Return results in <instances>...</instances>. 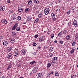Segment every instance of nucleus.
I'll use <instances>...</instances> for the list:
<instances>
[{"label": "nucleus", "mask_w": 78, "mask_h": 78, "mask_svg": "<svg viewBox=\"0 0 78 78\" xmlns=\"http://www.w3.org/2000/svg\"><path fill=\"white\" fill-rule=\"evenodd\" d=\"M17 55H17V54H15V55H14L15 57H17Z\"/></svg>", "instance_id": "57"}, {"label": "nucleus", "mask_w": 78, "mask_h": 78, "mask_svg": "<svg viewBox=\"0 0 78 78\" xmlns=\"http://www.w3.org/2000/svg\"><path fill=\"white\" fill-rule=\"evenodd\" d=\"M37 75H38L37 78H42V74L41 73H40L37 74Z\"/></svg>", "instance_id": "4"}, {"label": "nucleus", "mask_w": 78, "mask_h": 78, "mask_svg": "<svg viewBox=\"0 0 78 78\" xmlns=\"http://www.w3.org/2000/svg\"><path fill=\"white\" fill-rule=\"evenodd\" d=\"M34 3H37H37H39V1L37 0H34Z\"/></svg>", "instance_id": "30"}, {"label": "nucleus", "mask_w": 78, "mask_h": 78, "mask_svg": "<svg viewBox=\"0 0 78 78\" xmlns=\"http://www.w3.org/2000/svg\"><path fill=\"white\" fill-rule=\"evenodd\" d=\"M58 3H61V0H58Z\"/></svg>", "instance_id": "51"}, {"label": "nucleus", "mask_w": 78, "mask_h": 78, "mask_svg": "<svg viewBox=\"0 0 78 78\" xmlns=\"http://www.w3.org/2000/svg\"><path fill=\"white\" fill-rule=\"evenodd\" d=\"M50 74H53V72H51Z\"/></svg>", "instance_id": "60"}, {"label": "nucleus", "mask_w": 78, "mask_h": 78, "mask_svg": "<svg viewBox=\"0 0 78 78\" xmlns=\"http://www.w3.org/2000/svg\"><path fill=\"white\" fill-rule=\"evenodd\" d=\"M8 44V42L7 41H4L3 43V45H4V47H5V46H7Z\"/></svg>", "instance_id": "8"}, {"label": "nucleus", "mask_w": 78, "mask_h": 78, "mask_svg": "<svg viewBox=\"0 0 78 78\" xmlns=\"http://www.w3.org/2000/svg\"><path fill=\"white\" fill-rule=\"evenodd\" d=\"M20 30V27H19L16 28V30L17 31H19Z\"/></svg>", "instance_id": "31"}, {"label": "nucleus", "mask_w": 78, "mask_h": 78, "mask_svg": "<svg viewBox=\"0 0 78 78\" xmlns=\"http://www.w3.org/2000/svg\"><path fill=\"white\" fill-rule=\"evenodd\" d=\"M37 45V44H36V43H34V42L33 44V46H36Z\"/></svg>", "instance_id": "47"}, {"label": "nucleus", "mask_w": 78, "mask_h": 78, "mask_svg": "<svg viewBox=\"0 0 78 78\" xmlns=\"http://www.w3.org/2000/svg\"><path fill=\"white\" fill-rule=\"evenodd\" d=\"M49 55L50 57H52L53 56V54L52 53L50 54Z\"/></svg>", "instance_id": "37"}, {"label": "nucleus", "mask_w": 78, "mask_h": 78, "mask_svg": "<svg viewBox=\"0 0 78 78\" xmlns=\"http://www.w3.org/2000/svg\"><path fill=\"white\" fill-rule=\"evenodd\" d=\"M71 11L72 12H74V9H73V8H71Z\"/></svg>", "instance_id": "40"}, {"label": "nucleus", "mask_w": 78, "mask_h": 78, "mask_svg": "<svg viewBox=\"0 0 78 78\" xmlns=\"http://www.w3.org/2000/svg\"><path fill=\"white\" fill-rule=\"evenodd\" d=\"M32 1L31 0L29 1L28 2L29 5H32Z\"/></svg>", "instance_id": "13"}, {"label": "nucleus", "mask_w": 78, "mask_h": 78, "mask_svg": "<svg viewBox=\"0 0 78 78\" xmlns=\"http://www.w3.org/2000/svg\"><path fill=\"white\" fill-rule=\"evenodd\" d=\"M51 39H53L54 36H55V35L53 34H51Z\"/></svg>", "instance_id": "33"}, {"label": "nucleus", "mask_w": 78, "mask_h": 78, "mask_svg": "<svg viewBox=\"0 0 78 78\" xmlns=\"http://www.w3.org/2000/svg\"><path fill=\"white\" fill-rule=\"evenodd\" d=\"M12 56V54L11 53H9L8 56L7 58L8 59H9L10 57H11Z\"/></svg>", "instance_id": "12"}, {"label": "nucleus", "mask_w": 78, "mask_h": 78, "mask_svg": "<svg viewBox=\"0 0 78 78\" xmlns=\"http://www.w3.org/2000/svg\"><path fill=\"white\" fill-rule=\"evenodd\" d=\"M60 10V9H57L56 10V11H59Z\"/></svg>", "instance_id": "56"}, {"label": "nucleus", "mask_w": 78, "mask_h": 78, "mask_svg": "<svg viewBox=\"0 0 78 78\" xmlns=\"http://www.w3.org/2000/svg\"><path fill=\"white\" fill-rule=\"evenodd\" d=\"M16 30V28L14 27L12 29V31H13V30Z\"/></svg>", "instance_id": "45"}, {"label": "nucleus", "mask_w": 78, "mask_h": 78, "mask_svg": "<svg viewBox=\"0 0 78 78\" xmlns=\"http://www.w3.org/2000/svg\"><path fill=\"white\" fill-rule=\"evenodd\" d=\"M44 11L45 14V15H47L50 12V9L48 8H47L44 9Z\"/></svg>", "instance_id": "1"}, {"label": "nucleus", "mask_w": 78, "mask_h": 78, "mask_svg": "<svg viewBox=\"0 0 78 78\" xmlns=\"http://www.w3.org/2000/svg\"><path fill=\"white\" fill-rule=\"evenodd\" d=\"M76 77V75H73V77L74 78H75Z\"/></svg>", "instance_id": "59"}, {"label": "nucleus", "mask_w": 78, "mask_h": 78, "mask_svg": "<svg viewBox=\"0 0 78 78\" xmlns=\"http://www.w3.org/2000/svg\"><path fill=\"white\" fill-rule=\"evenodd\" d=\"M73 76H71V78H73Z\"/></svg>", "instance_id": "64"}, {"label": "nucleus", "mask_w": 78, "mask_h": 78, "mask_svg": "<svg viewBox=\"0 0 78 78\" xmlns=\"http://www.w3.org/2000/svg\"><path fill=\"white\" fill-rule=\"evenodd\" d=\"M74 50H75V49H73V48L72 50H71L70 51V53L71 54H72L74 53Z\"/></svg>", "instance_id": "16"}, {"label": "nucleus", "mask_w": 78, "mask_h": 78, "mask_svg": "<svg viewBox=\"0 0 78 78\" xmlns=\"http://www.w3.org/2000/svg\"><path fill=\"white\" fill-rule=\"evenodd\" d=\"M70 39V35H69L66 36V39L69 40Z\"/></svg>", "instance_id": "10"}, {"label": "nucleus", "mask_w": 78, "mask_h": 78, "mask_svg": "<svg viewBox=\"0 0 78 78\" xmlns=\"http://www.w3.org/2000/svg\"><path fill=\"white\" fill-rule=\"evenodd\" d=\"M38 69V68L37 67H34L32 70V72L34 73H36L37 72V70Z\"/></svg>", "instance_id": "2"}, {"label": "nucleus", "mask_w": 78, "mask_h": 78, "mask_svg": "<svg viewBox=\"0 0 78 78\" xmlns=\"http://www.w3.org/2000/svg\"><path fill=\"white\" fill-rule=\"evenodd\" d=\"M3 38V37L2 36H0V42H1V41H2V39Z\"/></svg>", "instance_id": "39"}, {"label": "nucleus", "mask_w": 78, "mask_h": 78, "mask_svg": "<svg viewBox=\"0 0 78 78\" xmlns=\"http://www.w3.org/2000/svg\"><path fill=\"white\" fill-rule=\"evenodd\" d=\"M57 59V57H55L53 58V60L54 61H55Z\"/></svg>", "instance_id": "36"}, {"label": "nucleus", "mask_w": 78, "mask_h": 78, "mask_svg": "<svg viewBox=\"0 0 78 78\" xmlns=\"http://www.w3.org/2000/svg\"><path fill=\"white\" fill-rule=\"evenodd\" d=\"M71 23H68V27H70V26H71V25H72V24H71Z\"/></svg>", "instance_id": "43"}, {"label": "nucleus", "mask_w": 78, "mask_h": 78, "mask_svg": "<svg viewBox=\"0 0 78 78\" xmlns=\"http://www.w3.org/2000/svg\"><path fill=\"white\" fill-rule=\"evenodd\" d=\"M15 55H19V51H18V49H16V51H15Z\"/></svg>", "instance_id": "21"}, {"label": "nucleus", "mask_w": 78, "mask_h": 78, "mask_svg": "<svg viewBox=\"0 0 78 78\" xmlns=\"http://www.w3.org/2000/svg\"><path fill=\"white\" fill-rule=\"evenodd\" d=\"M18 23H16L15 24V25H14V27H15V28H16L18 26Z\"/></svg>", "instance_id": "29"}, {"label": "nucleus", "mask_w": 78, "mask_h": 78, "mask_svg": "<svg viewBox=\"0 0 78 78\" xmlns=\"http://www.w3.org/2000/svg\"><path fill=\"white\" fill-rule=\"evenodd\" d=\"M2 6L0 5V11H5V7L3 6V9H2Z\"/></svg>", "instance_id": "5"}, {"label": "nucleus", "mask_w": 78, "mask_h": 78, "mask_svg": "<svg viewBox=\"0 0 78 78\" xmlns=\"http://www.w3.org/2000/svg\"><path fill=\"white\" fill-rule=\"evenodd\" d=\"M18 23H16L15 24V25H14V27H15V28H16L18 26Z\"/></svg>", "instance_id": "28"}, {"label": "nucleus", "mask_w": 78, "mask_h": 78, "mask_svg": "<svg viewBox=\"0 0 78 78\" xmlns=\"http://www.w3.org/2000/svg\"><path fill=\"white\" fill-rule=\"evenodd\" d=\"M63 33L65 35L63 37H65V36H66V33H67V30H63Z\"/></svg>", "instance_id": "14"}, {"label": "nucleus", "mask_w": 78, "mask_h": 78, "mask_svg": "<svg viewBox=\"0 0 78 78\" xmlns=\"http://www.w3.org/2000/svg\"><path fill=\"white\" fill-rule=\"evenodd\" d=\"M54 42H55V44H56V43H57V41H54Z\"/></svg>", "instance_id": "58"}, {"label": "nucleus", "mask_w": 78, "mask_h": 78, "mask_svg": "<svg viewBox=\"0 0 78 78\" xmlns=\"http://www.w3.org/2000/svg\"><path fill=\"white\" fill-rule=\"evenodd\" d=\"M11 67H12V66L11 65H9L8 68H7V70L9 69H10V68H11Z\"/></svg>", "instance_id": "34"}, {"label": "nucleus", "mask_w": 78, "mask_h": 78, "mask_svg": "<svg viewBox=\"0 0 78 78\" xmlns=\"http://www.w3.org/2000/svg\"><path fill=\"white\" fill-rule=\"evenodd\" d=\"M51 16L52 18L54 19L55 18V14L53 13H51Z\"/></svg>", "instance_id": "11"}, {"label": "nucleus", "mask_w": 78, "mask_h": 78, "mask_svg": "<svg viewBox=\"0 0 78 78\" xmlns=\"http://www.w3.org/2000/svg\"><path fill=\"white\" fill-rule=\"evenodd\" d=\"M2 78H5V77L4 76H2Z\"/></svg>", "instance_id": "61"}, {"label": "nucleus", "mask_w": 78, "mask_h": 78, "mask_svg": "<svg viewBox=\"0 0 78 78\" xmlns=\"http://www.w3.org/2000/svg\"><path fill=\"white\" fill-rule=\"evenodd\" d=\"M1 22H2V23H3L4 22L5 24H6L8 23V22H7V21H6V20L5 19H2L1 20Z\"/></svg>", "instance_id": "6"}, {"label": "nucleus", "mask_w": 78, "mask_h": 78, "mask_svg": "<svg viewBox=\"0 0 78 78\" xmlns=\"http://www.w3.org/2000/svg\"><path fill=\"white\" fill-rule=\"evenodd\" d=\"M38 21H39V18H37L36 19L35 21V22H34L35 23V22H38Z\"/></svg>", "instance_id": "41"}, {"label": "nucleus", "mask_w": 78, "mask_h": 78, "mask_svg": "<svg viewBox=\"0 0 78 78\" xmlns=\"http://www.w3.org/2000/svg\"><path fill=\"white\" fill-rule=\"evenodd\" d=\"M41 48V46H39L37 48V50H39Z\"/></svg>", "instance_id": "44"}, {"label": "nucleus", "mask_w": 78, "mask_h": 78, "mask_svg": "<svg viewBox=\"0 0 78 78\" xmlns=\"http://www.w3.org/2000/svg\"><path fill=\"white\" fill-rule=\"evenodd\" d=\"M38 37V36L37 35H35L34 37H35V38H37Z\"/></svg>", "instance_id": "53"}, {"label": "nucleus", "mask_w": 78, "mask_h": 78, "mask_svg": "<svg viewBox=\"0 0 78 78\" xmlns=\"http://www.w3.org/2000/svg\"><path fill=\"white\" fill-rule=\"evenodd\" d=\"M18 11L20 12H21L22 11H23V9H22L21 8L20 9H18Z\"/></svg>", "instance_id": "27"}, {"label": "nucleus", "mask_w": 78, "mask_h": 78, "mask_svg": "<svg viewBox=\"0 0 78 78\" xmlns=\"http://www.w3.org/2000/svg\"><path fill=\"white\" fill-rule=\"evenodd\" d=\"M16 33L17 32H12V36H16Z\"/></svg>", "instance_id": "18"}, {"label": "nucleus", "mask_w": 78, "mask_h": 78, "mask_svg": "<svg viewBox=\"0 0 78 78\" xmlns=\"http://www.w3.org/2000/svg\"><path fill=\"white\" fill-rule=\"evenodd\" d=\"M53 50V47H51L49 48V51H52Z\"/></svg>", "instance_id": "20"}, {"label": "nucleus", "mask_w": 78, "mask_h": 78, "mask_svg": "<svg viewBox=\"0 0 78 78\" xmlns=\"http://www.w3.org/2000/svg\"><path fill=\"white\" fill-rule=\"evenodd\" d=\"M67 12L68 14H70V10H69Z\"/></svg>", "instance_id": "48"}, {"label": "nucleus", "mask_w": 78, "mask_h": 78, "mask_svg": "<svg viewBox=\"0 0 78 78\" xmlns=\"http://www.w3.org/2000/svg\"><path fill=\"white\" fill-rule=\"evenodd\" d=\"M75 44H76V42H75V41H73V43H72V46H75Z\"/></svg>", "instance_id": "23"}, {"label": "nucleus", "mask_w": 78, "mask_h": 78, "mask_svg": "<svg viewBox=\"0 0 78 78\" xmlns=\"http://www.w3.org/2000/svg\"><path fill=\"white\" fill-rule=\"evenodd\" d=\"M62 31L60 32L58 34V36H61V35H62Z\"/></svg>", "instance_id": "19"}, {"label": "nucleus", "mask_w": 78, "mask_h": 78, "mask_svg": "<svg viewBox=\"0 0 78 78\" xmlns=\"http://www.w3.org/2000/svg\"><path fill=\"white\" fill-rule=\"evenodd\" d=\"M39 41H40V42H42V41H44V39L43 38L41 37L39 39Z\"/></svg>", "instance_id": "15"}, {"label": "nucleus", "mask_w": 78, "mask_h": 78, "mask_svg": "<svg viewBox=\"0 0 78 78\" xmlns=\"http://www.w3.org/2000/svg\"><path fill=\"white\" fill-rule=\"evenodd\" d=\"M12 50V48L11 47H9V48L8 49V51H11Z\"/></svg>", "instance_id": "32"}, {"label": "nucleus", "mask_w": 78, "mask_h": 78, "mask_svg": "<svg viewBox=\"0 0 78 78\" xmlns=\"http://www.w3.org/2000/svg\"><path fill=\"white\" fill-rule=\"evenodd\" d=\"M12 19L13 20H16V17H12Z\"/></svg>", "instance_id": "49"}, {"label": "nucleus", "mask_w": 78, "mask_h": 78, "mask_svg": "<svg viewBox=\"0 0 78 78\" xmlns=\"http://www.w3.org/2000/svg\"><path fill=\"white\" fill-rule=\"evenodd\" d=\"M21 54H22V55H25V53H26L25 51L24 50H22L21 51Z\"/></svg>", "instance_id": "7"}, {"label": "nucleus", "mask_w": 78, "mask_h": 78, "mask_svg": "<svg viewBox=\"0 0 78 78\" xmlns=\"http://www.w3.org/2000/svg\"><path fill=\"white\" fill-rule=\"evenodd\" d=\"M78 23H77V21L76 20H74L73 22V25H74L75 27H77V24Z\"/></svg>", "instance_id": "3"}, {"label": "nucleus", "mask_w": 78, "mask_h": 78, "mask_svg": "<svg viewBox=\"0 0 78 78\" xmlns=\"http://www.w3.org/2000/svg\"><path fill=\"white\" fill-rule=\"evenodd\" d=\"M55 64V62H51V65H53V64Z\"/></svg>", "instance_id": "52"}, {"label": "nucleus", "mask_w": 78, "mask_h": 78, "mask_svg": "<svg viewBox=\"0 0 78 78\" xmlns=\"http://www.w3.org/2000/svg\"><path fill=\"white\" fill-rule=\"evenodd\" d=\"M38 17H39V18H41V19H42V14H40L38 16Z\"/></svg>", "instance_id": "26"}, {"label": "nucleus", "mask_w": 78, "mask_h": 78, "mask_svg": "<svg viewBox=\"0 0 78 78\" xmlns=\"http://www.w3.org/2000/svg\"><path fill=\"white\" fill-rule=\"evenodd\" d=\"M47 76H48V77H50V74L48 73L47 75Z\"/></svg>", "instance_id": "46"}, {"label": "nucleus", "mask_w": 78, "mask_h": 78, "mask_svg": "<svg viewBox=\"0 0 78 78\" xmlns=\"http://www.w3.org/2000/svg\"><path fill=\"white\" fill-rule=\"evenodd\" d=\"M53 21H56V18H54L53 19Z\"/></svg>", "instance_id": "50"}, {"label": "nucleus", "mask_w": 78, "mask_h": 78, "mask_svg": "<svg viewBox=\"0 0 78 78\" xmlns=\"http://www.w3.org/2000/svg\"><path fill=\"white\" fill-rule=\"evenodd\" d=\"M36 52H35L34 53V55H36Z\"/></svg>", "instance_id": "55"}, {"label": "nucleus", "mask_w": 78, "mask_h": 78, "mask_svg": "<svg viewBox=\"0 0 78 78\" xmlns=\"http://www.w3.org/2000/svg\"><path fill=\"white\" fill-rule=\"evenodd\" d=\"M23 23H24V24H26V22H23Z\"/></svg>", "instance_id": "63"}, {"label": "nucleus", "mask_w": 78, "mask_h": 78, "mask_svg": "<svg viewBox=\"0 0 78 78\" xmlns=\"http://www.w3.org/2000/svg\"><path fill=\"white\" fill-rule=\"evenodd\" d=\"M76 37V40H77L78 41V39L77 38V37Z\"/></svg>", "instance_id": "62"}, {"label": "nucleus", "mask_w": 78, "mask_h": 78, "mask_svg": "<svg viewBox=\"0 0 78 78\" xmlns=\"http://www.w3.org/2000/svg\"><path fill=\"white\" fill-rule=\"evenodd\" d=\"M51 66V64L50 63H48L47 64V67H50Z\"/></svg>", "instance_id": "24"}, {"label": "nucleus", "mask_w": 78, "mask_h": 78, "mask_svg": "<svg viewBox=\"0 0 78 78\" xmlns=\"http://www.w3.org/2000/svg\"><path fill=\"white\" fill-rule=\"evenodd\" d=\"M35 63H36V61H32L30 62V64L31 65H33V64H34Z\"/></svg>", "instance_id": "25"}, {"label": "nucleus", "mask_w": 78, "mask_h": 78, "mask_svg": "<svg viewBox=\"0 0 78 78\" xmlns=\"http://www.w3.org/2000/svg\"><path fill=\"white\" fill-rule=\"evenodd\" d=\"M30 11V9L28 8L26 9L25 10V12L27 13V12H28Z\"/></svg>", "instance_id": "17"}, {"label": "nucleus", "mask_w": 78, "mask_h": 78, "mask_svg": "<svg viewBox=\"0 0 78 78\" xmlns=\"http://www.w3.org/2000/svg\"><path fill=\"white\" fill-rule=\"evenodd\" d=\"M31 19H32L31 17L29 16L27 18V21H28L29 22H30V21H31Z\"/></svg>", "instance_id": "9"}, {"label": "nucleus", "mask_w": 78, "mask_h": 78, "mask_svg": "<svg viewBox=\"0 0 78 78\" xmlns=\"http://www.w3.org/2000/svg\"><path fill=\"white\" fill-rule=\"evenodd\" d=\"M10 42L11 43H14V40L13 39H12L10 41Z\"/></svg>", "instance_id": "38"}, {"label": "nucleus", "mask_w": 78, "mask_h": 78, "mask_svg": "<svg viewBox=\"0 0 78 78\" xmlns=\"http://www.w3.org/2000/svg\"><path fill=\"white\" fill-rule=\"evenodd\" d=\"M55 76H59V73H58V72L56 71L55 73Z\"/></svg>", "instance_id": "22"}, {"label": "nucleus", "mask_w": 78, "mask_h": 78, "mask_svg": "<svg viewBox=\"0 0 78 78\" xmlns=\"http://www.w3.org/2000/svg\"><path fill=\"white\" fill-rule=\"evenodd\" d=\"M7 3H10V0H7Z\"/></svg>", "instance_id": "54"}, {"label": "nucleus", "mask_w": 78, "mask_h": 78, "mask_svg": "<svg viewBox=\"0 0 78 78\" xmlns=\"http://www.w3.org/2000/svg\"><path fill=\"white\" fill-rule=\"evenodd\" d=\"M59 43H60V44H63V43H64V41L62 40H60L59 41Z\"/></svg>", "instance_id": "42"}, {"label": "nucleus", "mask_w": 78, "mask_h": 78, "mask_svg": "<svg viewBox=\"0 0 78 78\" xmlns=\"http://www.w3.org/2000/svg\"><path fill=\"white\" fill-rule=\"evenodd\" d=\"M17 19L18 20H21V17L19 16L17 17Z\"/></svg>", "instance_id": "35"}]
</instances>
